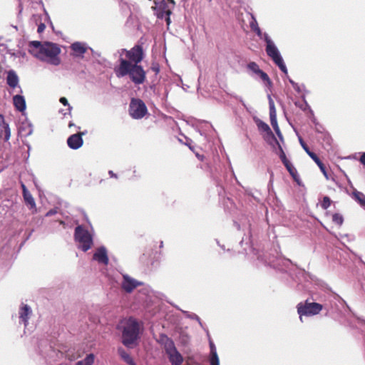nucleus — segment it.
<instances>
[{"label":"nucleus","mask_w":365,"mask_h":365,"mask_svg":"<svg viewBox=\"0 0 365 365\" xmlns=\"http://www.w3.org/2000/svg\"><path fill=\"white\" fill-rule=\"evenodd\" d=\"M302 87L304 88V86L302 85V86H299L297 83H296V86H294L293 88L295 90L296 92L298 93H302Z\"/></svg>","instance_id":"c03bdc74"},{"label":"nucleus","mask_w":365,"mask_h":365,"mask_svg":"<svg viewBox=\"0 0 365 365\" xmlns=\"http://www.w3.org/2000/svg\"><path fill=\"white\" fill-rule=\"evenodd\" d=\"M282 162L283 165L285 166V168L288 172H290V171H292V170L295 168L287 158L282 160Z\"/></svg>","instance_id":"f704fd0d"},{"label":"nucleus","mask_w":365,"mask_h":365,"mask_svg":"<svg viewBox=\"0 0 365 365\" xmlns=\"http://www.w3.org/2000/svg\"><path fill=\"white\" fill-rule=\"evenodd\" d=\"M322 304L317 302H311L308 299L297 304V310L299 320L303 322L304 317L315 316L322 310Z\"/></svg>","instance_id":"423d86ee"},{"label":"nucleus","mask_w":365,"mask_h":365,"mask_svg":"<svg viewBox=\"0 0 365 365\" xmlns=\"http://www.w3.org/2000/svg\"><path fill=\"white\" fill-rule=\"evenodd\" d=\"M238 230L242 229L244 232V236L240 241V245H242L244 243L246 245L252 244V228L251 223L249 219L245 218L240 223L235 222Z\"/></svg>","instance_id":"1a4fd4ad"},{"label":"nucleus","mask_w":365,"mask_h":365,"mask_svg":"<svg viewBox=\"0 0 365 365\" xmlns=\"http://www.w3.org/2000/svg\"><path fill=\"white\" fill-rule=\"evenodd\" d=\"M251 19L252 20L250 22V26L252 30L255 29V28H258V24L257 21V19L255 16L253 14H251Z\"/></svg>","instance_id":"ea45409f"},{"label":"nucleus","mask_w":365,"mask_h":365,"mask_svg":"<svg viewBox=\"0 0 365 365\" xmlns=\"http://www.w3.org/2000/svg\"><path fill=\"white\" fill-rule=\"evenodd\" d=\"M118 353L121 359L129 365H136L132 357L128 354L124 349L119 347L118 349Z\"/></svg>","instance_id":"412c9836"},{"label":"nucleus","mask_w":365,"mask_h":365,"mask_svg":"<svg viewBox=\"0 0 365 365\" xmlns=\"http://www.w3.org/2000/svg\"><path fill=\"white\" fill-rule=\"evenodd\" d=\"M264 138L268 143L271 145L275 143L278 145V144H279L272 131V133H270V132L265 133Z\"/></svg>","instance_id":"c85d7f7f"},{"label":"nucleus","mask_w":365,"mask_h":365,"mask_svg":"<svg viewBox=\"0 0 365 365\" xmlns=\"http://www.w3.org/2000/svg\"><path fill=\"white\" fill-rule=\"evenodd\" d=\"M247 67L250 71L256 75L260 71L259 66L254 61L250 62Z\"/></svg>","instance_id":"473e14b6"},{"label":"nucleus","mask_w":365,"mask_h":365,"mask_svg":"<svg viewBox=\"0 0 365 365\" xmlns=\"http://www.w3.org/2000/svg\"><path fill=\"white\" fill-rule=\"evenodd\" d=\"M282 162L283 165L285 166V168L288 172H290V171H292V170L295 168L287 158L282 160Z\"/></svg>","instance_id":"c9c22d12"},{"label":"nucleus","mask_w":365,"mask_h":365,"mask_svg":"<svg viewBox=\"0 0 365 365\" xmlns=\"http://www.w3.org/2000/svg\"><path fill=\"white\" fill-rule=\"evenodd\" d=\"M181 312L183 313V314L185 315V317L186 318H188V319H194V320H196L200 326L205 330V329H207V327H205L204 326V324H202V322H201V319L195 313H192V312H189L187 311H184V310H181Z\"/></svg>","instance_id":"5701e85b"},{"label":"nucleus","mask_w":365,"mask_h":365,"mask_svg":"<svg viewBox=\"0 0 365 365\" xmlns=\"http://www.w3.org/2000/svg\"><path fill=\"white\" fill-rule=\"evenodd\" d=\"M209 339V346L210 349V356L209 359L210 365H220V360L217 353L216 346L210 338L209 331L207 329H205Z\"/></svg>","instance_id":"4468645a"},{"label":"nucleus","mask_w":365,"mask_h":365,"mask_svg":"<svg viewBox=\"0 0 365 365\" xmlns=\"http://www.w3.org/2000/svg\"><path fill=\"white\" fill-rule=\"evenodd\" d=\"M199 133L201 136H204L205 138H207V134L204 131L199 130Z\"/></svg>","instance_id":"052dcab7"},{"label":"nucleus","mask_w":365,"mask_h":365,"mask_svg":"<svg viewBox=\"0 0 365 365\" xmlns=\"http://www.w3.org/2000/svg\"><path fill=\"white\" fill-rule=\"evenodd\" d=\"M139 178H140V176L139 175H137L136 170H134L133 171V176L132 179L133 180H135V179H138Z\"/></svg>","instance_id":"5fc2aeb1"},{"label":"nucleus","mask_w":365,"mask_h":365,"mask_svg":"<svg viewBox=\"0 0 365 365\" xmlns=\"http://www.w3.org/2000/svg\"><path fill=\"white\" fill-rule=\"evenodd\" d=\"M143 283L138 281L127 274H123V280L121 282V288L126 293H131L135 288L143 285Z\"/></svg>","instance_id":"9b49d317"},{"label":"nucleus","mask_w":365,"mask_h":365,"mask_svg":"<svg viewBox=\"0 0 365 365\" xmlns=\"http://www.w3.org/2000/svg\"><path fill=\"white\" fill-rule=\"evenodd\" d=\"M32 313L31 307L27 304H22L19 310V323L27 326L28 320Z\"/></svg>","instance_id":"2eb2a0df"},{"label":"nucleus","mask_w":365,"mask_h":365,"mask_svg":"<svg viewBox=\"0 0 365 365\" xmlns=\"http://www.w3.org/2000/svg\"><path fill=\"white\" fill-rule=\"evenodd\" d=\"M354 198L357 201L361 206L365 207V195L359 191H354L353 192Z\"/></svg>","instance_id":"a878e982"},{"label":"nucleus","mask_w":365,"mask_h":365,"mask_svg":"<svg viewBox=\"0 0 365 365\" xmlns=\"http://www.w3.org/2000/svg\"><path fill=\"white\" fill-rule=\"evenodd\" d=\"M359 324L365 326V319L358 318Z\"/></svg>","instance_id":"6e6d98bb"},{"label":"nucleus","mask_w":365,"mask_h":365,"mask_svg":"<svg viewBox=\"0 0 365 365\" xmlns=\"http://www.w3.org/2000/svg\"><path fill=\"white\" fill-rule=\"evenodd\" d=\"M303 99H304V105H303V106H302H302H299V105H298L297 103H296V105H297V106H299V107L302 110H303L304 111H305V110L307 109V110H309V112L310 113V114H311L312 117V122H315V120H316V118H314V112H313V110L311 109V108H310L309 105L307 103V101L305 100V98H304V97H303Z\"/></svg>","instance_id":"c756f323"},{"label":"nucleus","mask_w":365,"mask_h":365,"mask_svg":"<svg viewBox=\"0 0 365 365\" xmlns=\"http://www.w3.org/2000/svg\"><path fill=\"white\" fill-rule=\"evenodd\" d=\"M93 259L96 261L98 264L108 265L109 258L106 247L103 245L98 247L93 253Z\"/></svg>","instance_id":"ddd939ff"},{"label":"nucleus","mask_w":365,"mask_h":365,"mask_svg":"<svg viewBox=\"0 0 365 365\" xmlns=\"http://www.w3.org/2000/svg\"><path fill=\"white\" fill-rule=\"evenodd\" d=\"M88 49H90V50H91V51L93 53H94V51H93V49L92 48H91V47H88Z\"/></svg>","instance_id":"338daca9"},{"label":"nucleus","mask_w":365,"mask_h":365,"mask_svg":"<svg viewBox=\"0 0 365 365\" xmlns=\"http://www.w3.org/2000/svg\"><path fill=\"white\" fill-rule=\"evenodd\" d=\"M277 146H278V150H279L278 155H279V158L281 159V160L287 159L285 153L284 152V150H283L282 146L280 145V144H278Z\"/></svg>","instance_id":"79ce46f5"},{"label":"nucleus","mask_w":365,"mask_h":365,"mask_svg":"<svg viewBox=\"0 0 365 365\" xmlns=\"http://www.w3.org/2000/svg\"><path fill=\"white\" fill-rule=\"evenodd\" d=\"M282 162L283 165L285 166V168L288 172H290V171H292V170L295 168L287 158L282 160Z\"/></svg>","instance_id":"e433bc0d"},{"label":"nucleus","mask_w":365,"mask_h":365,"mask_svg":"<svg viewBox=\"0 0 365 365\" xmlns=\"http://www.w3.org/2000/svg\"><path fill=\"white\" fill-rule=\"evenodd\" d=\"M70 48L73 51V56L75 57H83V55L88 49L87 44L80 41H76L71 43Z\"/></svg>","instance_id":"f3484780"},{"label":"nucleus","mask_w":365,"mask_h":365,"mask_svg":"<svg viewBox=\"0 0 365 365\" xmlns=\"http://www.w3.org/2000/svg\"><path fill=\"white\" fill-rule=\"evenodd\" d=\"M287 78H288V81L289 82L291 83V85L292 86V87L294 86H296V82H294L292 78H290L289 76H287Z\"/></svg>","instance_id":"13d9d810"},{"label":"nucleus","mask_w":365,"mask_h":365,"mask_svg":"<svg viewBox=\"0 0 365 365\" xmlns=\"http://www.w3.org/2000/svg\"><path fill=\"white\" fill-rule=\"evenodd\" d=\"M86 131H83V132H80V133H76V135H81V138L83 137V135H85L86 134Z\"/></svg>","instance_id":"680f3d73"},{"label":"nucleus","mask_w":365,"mask_h":365,"mask_svg":"<svg viewBox=\"0 0 365 365\" xmlns=\"http://www.w3.org/2000/svg\"><path fill=\"white\" fill-rule=\"evenodd\" d=\"M58 222H59V224H60V225H63V226H64V225H65V222H64V221H63V220H58Z\"/></svg>","instance_id":"e2e57ef3"},{"label":"nucleus","mask_w":365,"mask_h":365,"mask_svg":"<svg viewBox=\"0 0 365 365\" xmlns=\"http://www.w3.org/2000/svg\"><path fill=\"white\" fill-rule=\"evenodd\" d=\"M22 131H25V136H29L31 135L34 132V128L31 123H27L23 125V128H21Z\"/></svg>","instance_id":"7c9ffc66"},{"label":"nucleus","mask_w":365,"mask_h":365,"mask_svg":"<svg viewBox=\"0 0 365 365\" xmlns=\"http://www.w3.org/2000/svg\"><path fill=\"white\" fill-rule=\"evenodd\" d=\"M5 141H8L11 137L9 125L6 123L4 117L0 114V137H3Z\"/></svg>","instance_id":"6ab92c4d"},{"label":"nucleus","mask_w":365,"mask_h":365,"mask_svg":"<svg viewBox=\"0 0 365 365\" xmlns=\"http://www.w3.org/2000/svg\"><path fill=\"white\" fill-rule=\"evenodd\" d=\"M257 76H258L264 83H266V86H272V83L269 76L262 69H260V71L257 73Z\"/></svg>","instance_id":"bb28decb"},{"label":"nucleus","mask_w":365,"mask_h":365,"mask_svg":"<svg viewBox=\"0 0 365 365\" xmlns=\"http://www.w3.org/2000/svg\"><path fill=\"white\" fill-rule=\"evenodd\" d=\"M285 262H286L287 263H289V264H292V261H291L290 259H285Z\"/></svg>","instance_id":"69168bd1"},{"label":"nucleus","mask_w":365,"mask_h":365,"mask_svg":"<svg viewBox=\"0 0 365 365\" xmlns=\"http://www.w3.org/2000/svg\"><path fill=\"white\" fill-rule=\"evenodd\" d=\"M163 241H161V242H160V247H163Z\"/></svg>","instance_id":"774afa93"},{"label":"nucleus","mask_w":365,"mask_h":365,"mask_svg":"<svg viewBox=\"0 0 365 365\" xmlns=\"http://www.w3.org/2000/svg\"><path fill=\"white\" fill-rule=\"evenodd\" d=\"M147 113V107L141 99L133 98L130 100L129 114L133 119H141Z\"/></svg>","instance_id":"6e6552de"},{"label":"nucleus","mask_w":365,"mask_h":365,"mask_svg":"<svg viewBox=\"0 0 365 365\" xmlns=\"http://www.w3.org/2000/svg\"><path fill=\"white\" fill-rule=\"evenodd\" d=\"M60 211V209L58 207H55L53 209L49 210L45 215L46 217H51L52 215H54L57 213H58Z\"/></svg>","instance_id":"a19ab883"},{"label":"nucleus","mask_w":365,"mask_h":365,"mask_svg":"<svg viewBox=\"0 0 365 365\" xmlns=\"http://www.w3.org/2000/svg\"><path fill=\"white\" fill-rule=\"evenodd\" d=\"M314 123H316V131H317V132L320 133V132H321L320 128H322V125H319V124L318 123H317L316 121H315V122H314Z\"/></svg>","instance_id":"864d4df0"},{"label":"nucleus","mask_w":365,"mask_h":365,"mask_svg":"<svg viewBox=\"0 0 365 365\" xmlns=\"http://www.w3.org/2000/svg\"><path fill=\"white\" fill-rule=\"evenodd\" d=\"M360 162L362 165H365V152L361 154Z\"/></svg>","instance_id":"8fccbe9b"},{"label":"nucleus","mask_w":365,"mask_h":365,"mask_svg":"<svg viewBox=\"0 0 365 365\" xmlns=\"http://www.w3.org/2000/svg\"><path fill=\"white\" fill-rule=\"evenodd\" d=\"M74 238L79 243L78 248L83 252L91 249L93 244V236L82 225H78L75 228Z\"/></svg>","instance_id":"0eeeda50"},{"label":"nucleus","mask_w":365,"mask_h":365,"mask_svg":"<svg viewBox=\"0 0 365 365\" xmlns=\"http://www.w3.org/2000/svg\"><path fill=\"white\" fill-rule=\"evenodd\" d=\"M325 139H326V140L327 142L328 145L329 146L330 145L331 138H330V136L328 134L325 135Z\"/></svg>","instance_id":"4d7b16f0"},{"label":"nucleus","mask_w":365,"mask_h":365,"mask_svg":"<svg viewBox=\"0 0 365 365\" xmlns=\"http://www.w3.org/2000/svg\"><path fill=\"white\" fill-rule=\"evenodd\" d=\"M255 123L257 125L259 130L263 131L265 133H267L268 132H270V133H272V130L267 123H264V121L261 120L259 118H257L255 120Z\"/></svg>","instance_id":"b1692460"},{"label":"nucleus","mask_w":365,"mask_h":365,"mask_svg":"<svg viewBox=\"0 0 365 365\" xmlns=\"http://www.w3.org/2000/svg\"><path fill=\"white\" fill-rule=\"evenodd\" d=\"M108 175H110V178H115V179L118 178V175L115 174V173H113V170H109L108 171Z\"/></svg>","instance_id":"09e8293b"},{"label":"nucleus","mask_w":365,"mask_h":365,"mask_svg":"<svg viewBox=\"0 0 365 365\" xmlns=\"http://www.w3.org/2000/svg\"><path fill=\"white\" fill-rule=\"evenodd\" d=\"M59 101L63 106H68V113H69V115H71L72 107L69 105L67 98L66 97H61L60 99H59Z\"/></svg>","instance_id":"4c0bfd02"},{"label":"nucleus","mask_w":365,"mask_h":365,"mask_svg":"<svg viewBox=\"0 0 365 365\" xmlns=\"http://www.w3.org/2000/svg\"><path fill=\"white\" fill-rule=\"evenodd\" d=\"M257 76H258L264 83H266V86H272V83L269 76L262 69H260V71L257 73Z\"/></svg>","instance_id":"cd10ccee"},{"label":"nucleus","mask_w":365,"mask_h":365,"mask_svg":"<svg viewBox=\"0 0 365 365\" xmlns=\"http://www.w3.org/2000/svg\"><path fill=\"white\" fill-rule=\"evenodd\" d=\"M95 356L93 354H88L83 360L78 361L76 365H93L94 362Z\"/></svg>","instance_id":"393cba45"},{"label":"nucleus","mask_w":365,"mask_h":365,"mask_svg":"<svg viewBox=\"0 0 365 365\" xmlns=\"http://www.w3.org/2000/svg\"><path fill=\"white\" fill-rule=\"evenodd\" d=\"M139 336V324L136 321L128 322L122 332V343L128 348H131L136 343Z\"/></svg>","instance_id":"39448f33"},{"label":"nucleus","mask_w":365,"mask_h":365,"mask_svg":"<svg viewBox=\"0 0 365 365\" xmlns=\"http://www.w3.org/2000/svg\"><path fill=\"white\" fill-rule=\"evenodd\" d=\"M34 229H32V230H31L29 232V233L27 234V236L26 237V238H25L24 241L28 240L31 237V236L32 233L34 232Z\"/></svg>","instance_id":"603ef678"},{"label":"nucleus","mask_w":365,"mask_h":365,"mask_svg":"<svg viewBox=\"0 0 365 365\" xmlns=\"http://www.w3.org/2000/svg\"><path fill=\"white\" fill-rule=\"evenodd\" d=\"M332 221L336 225L341 226L344 222V217L341 214L334 213L332 215Z\"/></svg>","instance_id":"2f4dec72"},{"label":"nucleus","mask_w":365,"mask_h":365,"mask_svg":"<svg viewBox=\"0 0 365 365\" xmlns=\"http://www.w3.org/2000/svg\"><path fill=\"white\" fill-rule=\"evenodd\" d=\"M21 187H22L23 194L24 193V192H29L28 190V189L26 188V185L23 183L21 184Z\"/></svg>","instance_id":"bf43d9fd"},{"label":"nucleus","mask_w":365,"mask_h":365,"mask_svg":"<svg viewBox=\"0 0 365 365\" xmlns=\"http://www.w3.org/2000/svg\"><path fill=\"white\" fill-rule=\"evenodd\" d=\"M13 104L15 108L19 112H23L26 110V100L21 95L17 94L13 96Z\"/></svg>","instance_id":"aec40b11"},{"label":"nucleus","mask_w":365,"mask_h":365,"mask_svg":"<svg viewBox=\"0 0 365 365\" xmlns=\"http://www.w3.org/2000/svg\"><path fill=\"white\" fill-rule=\"evenodd\" d=\"M331 200L328 196H324L323 197V200L321 203V207L324 210H327L329 207L331 205Z\"/></svg>","instance_id":"72a5a7b5"},{"label":"nucleus","mask_w":365,"mask_h":365,"mask_svg":"<svg viewBox=\"0 0 365 365\" xmlns=\"http://www.w3.org/2000/svg\"><path fill=\"white\" fill-rule=\"evenodd\" d=\"M151 69L155 73H158L160 71L159 66L158 65H153Z\"/></svg>","instance_id":"de8ad7c7"},{"label":"nucleus","mask_w":365,"mask_h":365,"mask_svg":"<svg viewBox=\"0 0 365 365\" xmlns=\"http://www.w3.org/2000/svg\"><path fill=\"white\" fill-rule=\"evenodd\" d=\"M299 141L303 149L308 154V155L316 163V164L319 168L322 173L324 174V177L328 179V175L327 173L326 167L324 163L321 161L319 157L312 151H311L307 144L304 143L302 138H299Z\"/></svg>","instance_id":"f8f14e48"},{"label":"nucleus","mask_w":365,"mask_h":365,"mask_svg":"<svg viewBox=\"0 0 365 365\" xmlns=\"http://www.w3.org/2000/svg\"><path fill=\"white\" fill-rule=\"evenodd\" d=\"M205 128L206 130L207 129L214 130L212 125L210 123H207V122L205 123Z\"/></svg>","instance_id":"3c124183"},{"label":"nucleus","mask_w":365,"mask_h":365,"mask_svg":"<svg viewBox=\"0 0 365 365\" xmlns=\"http://www.w3.org/2000/svg\"><path fill=\"white\" fill-rule=\"evenodd\" d=\"M23 197H24L25 203L28 206H29L30 210L36 208L35 200L30 192H24Z\"/></svg>","instance_id":"4be33fe9"},{"label":"nucleus","mask_w":365,"mask_h":365,"mask_svg":"<svg viewBox=\"0 0 365 365\" xmlns=\"http://www.w3.org/2000/svg\"><path fill=\"white\" fill-rule=\"evenodd\" d=\"M289 173L292 177L294 180L296 181L299 185L300 184L299 177V175H298V173H297V170H296V168H294L293 170H292V171L289 172Z\"/></svg>","instance_id":"58836bf2"},{"label":"nucleus","mask_w":365,"mask_h":365,"mask_svg":"<svg viewBox=\"0 0 365 365\" xmlns=\"http://www.w3.org/2000/svg\"><path fill=\"white\" fill-rule=\"evenodd\" d=\"M67 145L72 150H77L80 148L83 144V138L81 135H76V133L71 135L67 138Z\"/></svg>","instance_id":"a211bd4d"},{"label":"nucleus","mask_w":365,"mask_h":365,"mask_svg":"<svg viewBox=\"0 0 365 365\" xmlns=\"http://www.w3.org/2000/svg\"><path fill=\"white\" fill-rule=\"evenodd\" d=\"M232 97H234L236 100L239 101L243 106L246 107V105L244 102V101L242 100V98L240 97V96H234V95H232Z\"/></svg>","instance_id":"a18cd8bd"},{"label":"nucleus","mask_w":365,"mask_h":365,"mask_svg":"<svg viewBox=\"0 0 365 365\" xmlns=\"http://www.w3.org/2000/svg\"><path fill=\"white\" fill-rule=\"evenodd\" d=\"M6 81L7 85L9 87H11L12 88L19 87V92L22 93V89L19 86V78L15 71L9 70V71H7Z\"/></svg>","instance_id":"dca6fc26"},{"label":"nucleus","mask_w":365,"mask_h":365,"mask_svg":"<svg viewBox=\"0 0 365 365\" xmlns=\"http://www.w3.org/2000/svg\"><path fill=\"white\" fill-rule=\"evenodd\" d=\"M156 341L163 347L171 365H182L184 358L171 338L167 334L161 333Z\"/></svg>","instance_id":"20e7f679"},{"label":"nucleus","mask_w":365,"mask_h":365,"mask_svg":"<svg viewBox=\"0 0 365 365\" xmlns=\"http://www.w3.org/2000/svg\"><path fill=\"white\" fill-rule=\"evenodd\" d=\"M46 29V26L43 23H41L38 26V29H37V32L38 34H41Z\"/></svg>","instance_id":"37998d69"},{"label":"nucleus","mask_w":365,"mask_h":365,"mask_svg":"<svg viewBox=\"0 0 365 365\" xmlns=\"http://www.w3.org/2000/svg\"><path fill=\"white\" fill-rule=\"evenodd\" d=\"M144 58L142 46L135 45L127 52V58L120 57L119 65L115 68L118 78L128 76L135 85L143 84L146 79V73L139 63Z\"/></svg>","instance_id":"f257e3e1"},{"label":"nucleus","mask_w":365,"mask_h":365,"mask_svg":"<svg viewBox=\"0 0 365 365\" xmlns=\"http://www.w3.org/2000/svg\"><path fill=\"white\" fill-rule=\"evenodd\" d=\"M268 101H269V118H270V123L271 125L274 130L277 137L279 138L281 141H283V135L280 131V129L279 128L277 120V113L276 109L274 106V103L270 95L267 96Z\"/></svg>","instance_id":"9d476101"},{"label":"nucleus","mask_w":365,"mask_h":365,"mask_svg":"<svg viewBox=\"0 0 365 365\" xmlns=\"http://www.w3.org/2000/svg\"><path fill=\"white\" fill-rule=\"evenodd\" d=\"M256 33L257 36L260 38H263L264 42L266 43L265 51L267 56L273 61V62L279 67L282 72H283L286 76L288 74V71L287 66L284 63L283 58L267 33H262L260 28H255L252 30Z\"/></svg>","instance_id":"7ed1b4c3"},{"label":"nucleus","mask_w":365,"mask_h":365,"mask_svg":"<svg viewBox=\"0 0 365 365\" xmlns=\"http://www.w3.org/2000/svg\"><path fill=\"white\" fill-rule=\"evenodd\" d=\"M72 126H75V124H74L73 122H70V123H68V127H69V128H71V127H72Z\"/></svg>","instance_id":"0e129e2a"},{"label":"nucleus","mask_w":365,"mask_h":365,"mask_svg":"<svg viewBox=\"0 0 365 365\" xmlns=\"http://www.w3.org/2000/svg\"><path fill=\"white\" fill-rule=\"evenodd\" d=\"M129 50H127L126 48H122V49L119 50L118 53H120V57H122V55L125 54V58H127V52Z\"/></svg>","instance_id":"49530a36"},{"label":"nucleus","mask_w":365,"mask_h":365,"mask_svg":"<svg viewBox=\"0 0 365 365\" xmlns=\"http://www.w3.org/2000/svg\"><path fill=\"white\" fill-rule=\"evenodd\" d=\"M29 52L41 61H45L53 66L61 63L59 54L61 48L58 44L49 41L41 43L31 41L29 43Z\"/></svg>","instance_id":"f03ea898"}]
</instances>
